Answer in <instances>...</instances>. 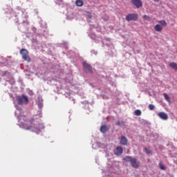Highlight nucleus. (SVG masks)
Masks as SVG:
<instances>
[{
	"instance_id": "obj_7",
	"label": "nucleus",
	"mask_w": 177,
	"mask_h": 177,
	"mask_svg": "<svg viewBox=\"0 0 177 177\" xmlns=\"http://www.w3.org/2000/svg\"><path fill=\"white\" fill-rule=\"evenodd\" d=\"M120 143L122 145V146H127V145H128V138L124 136H122L120 139Z\"/></svg>"
},
{
	"instance_id": "obj_20",
	"label": "nucleus",
	"mask_w": 177,
	"mask_h": 177,
	"mask_svg": "<svg viewBox=\"0 0 177 177\" xmlns=\"http://www.w3.org/2000/svg\"><path fill=\"white\" fill-rule=\"evenodd\" d=\"M149 110H154L155 106L153 104H149Z\"/></svg>"
},
{
	"instance_id": "obj_18",
	"label": "nucleus",
	"mask_w": 177,
	"mask_h": 177,
	"mask_svg": "<svg viewBox=\"0 0 177 177\" xmlns=\"http://www.w3.org/2000/svg\"><path fill=\"white\" fill-rule=\"evenodd\" d=\"M142 19H144V20H147L148 21H150L151 20V17H150V16L149 15H144L142 17Z\"/></svg>"
},
{
	"instance_id": "obj_19",
	"label": "nucleus",
	"mask_w": 177,
	"mask_h": 177,
	"mask_svg": "<svg viewBox=\"0 0 177 177\" xmlns=\"http://www.w3.org/2000/svg\"><path fill=\"white\" fill-rule=\"evenodd\" d=\"M144 151L147 153V154H150L151 153V151H150L149 148H144Z\"/></svg>"
},
{
	"instance_id": "obj_15",
	"label": "nucleus",
	"mask_w": 177,
	"mask_h": 177,
	"mask_svg": "<svg viewBox=\"0 0 177 177\" xmlns=\"http://www.w3.org/2000/svg\"><path fill=\"white\" fill-rule=\"evenodd\" d=\"M158 23H160V26L162 27H167V21H165V20H160L158 21Z\"/></svg>"
},
{
	"instance_id": "obj_13",
	"label": "nucleus",
	"mask_w": 177,
	"mask_h": 177,
	"mask_svg": "<svg viewBox=\"0 0 177 177\" xmlns=\"http://www.w3.org/2000/svg\"><path fill=\"white\" fill-rule=\"evenodd\" d=\"M75 5H76V6H79V7L83 6H84V1H82V0H76Z\"/></svg>"
},
{
	"instance_id": "obj_10",
	"label": "nucleus",
	"mask_w": 177,
	"mask_h": 177,
	"mask_svg": "<svg viewBox=\"0 0 177 177\" xmlns=\"http://www.w3.org/2000/svg\"><path fill=\"white\" fill-rule=\"evenodd\" d=\"M158 115L161 118V120H168V115L165 112H160L158 113Z\"/></svg>"
},
{
	"instance_id": "obj_8",
	"label": "nucleus",
	"mask_w": 177,
	"mask_h": 177,
	"mask_svg": "<svg viewBox=\"0 0 177 177\" xmlns=\"http://www.w3.org/2000/svg\"><path fill=\"white\" fill-rule=\"evenodd\" d=\"M83 68L85 70V71H88V73H91L92 71V67L91 66V64L86 63V62H83Z\"/></svg>"
},
{
	"instance_id": "obj_21",
	"label": "nucleus",
	"mask_w": 177,
	"mask_h": 177,
	"mask_svg": "<svg viewBox=\"0 0 177 177\" xmlns=\"http://www.w3.org/2000/svg\"><path fill=\"white\" fill-rule=\"evenodd\" d=\"M115 124L117 126H120L121 125V122H120V121H117Z\"/></svg>"
},
{
	"instance_id": "obj_12",
	"label": "nucleus",
	"mask_w": 177,
	"mask_h": 177,
	"mask_svg": "<svg viewBox=\"0 0 177 177\" xmlns=\"http://www.w3.org/2000/svg\"><path fill=\"white\" fill-rule=\"evenodd\" d=\"M155 31H157L158 32H161L162 31V26L160 24H156L154 26Z\"/></svg>"
},
{
	"instance_id": "obj_3",
	"label": "nucleus",
	"mask_w": 177,
	"mask_h": 177,
	"mask_svg": "<svg viewBox=\"0 0 177 177\" xmlns=\"http://www.w3.org/2000/svg\"><path fill=\"white\" fill-rule=\"evenodd\" d=\"M17 102L18 104L21 106V104H28V97L27 96L22 95L21 96L18 95L17 97Z\"/></svg>"
},
{
	"instance_id": "obj_17",
	"label": "nucleus",
	"mask_w": 177,
	"mask_h": 177,
	"mask_svg": "<svg viewBox=\"0 0 177 177\" xmlns=\"http://www.w3.org/2000/svg\"><path fill=\"white\" fill-rule=\"evenodd\" d=\"M134 115L139 116V115H142V111L137 109L134 111Z\"/></svg>"
},
{
	"instance_id": "obj_14",
	"label": "nucleus",
	"mask_w": 177,
	"mask_h": 177,
	"mask_svg": "<svg viewBox=\"0 0 177 177\" xmlns=\"http://www.w3.org/2000/svg\"><path fill=\"white\" fill-rule=\"evenodd\" d=\"M163 96H164L165 100H167V102H168V103H171V98L169 97V95H168V94H167V93H164Z\"/></svg>"
},
{
	"instance_id": "obj_16",
	"label": "nucleus",
	"mask_w": 177,
	"mask_h": 177,
	"mask_svg": "<svg viewBox=\"0 0 177 177\" xmlns=\"http://www.w3.org/2000/svg\"><path fill=\"white\" fill-rule=\"evenodd\" d=\"M159 168L162 169V171H165L167 169V167L162 164V162H159Z\"/></svg>"
},
{
	"instance_id": "obj_4",
	"label": "nucleus",
	"mask_w": 177,
	"mask_h": 177,
	"mask_svg": "<svg viewBox=\"0 0 177 177\" xmlns=\"http://www.w3.org/2000/svg\"><path fill=\"white\" fill-rule=\"evenodd\" d=\"M20 54L21 55L24 60H26L28 63H30V62H31V59L30 58V56H28V50H27V49L22 48L20 50Z\"/></svg>"
},
{
	"instance_id": "obj_1",
	"label": "nucleus",
	"mask_w": 177,
	"mask_h": 177,
	"mask_svg": "<svg viewBox=\"0 0 177 177\" xmlns=\"http://www.w3.org/2000/svg\"><path fill=\"white\" fill-rule=\"evenodd\" d=\"M32 122H34V119H31L25 122L24 129H26V131H31V132H35L38 135L45 127L42 124L35 125L32 124Z\"/></svg>"
},
{
	"instance_id": "obj_9",
	"label": "nucleus",
	"mask_w": 177,
	"mask_h": 177,
	"mask_svg": "<svg viewBox=\"0 0 177 177\" xmlns=\"http://www.w3.org/2000/svg\"><path fill=\"white\" fill-rule=\"evenodd\" d=\"M124 152V149L122 148V147H116V151H115V156H121L122 153Z\"/></svg>"
},
{
	"instance_id": "obj_2",
	"label": "nucleus",
	"mask_w": 177,
	"mask_h": 177,
	"mask_svg": "<svg viewBox=\"0 0 177 177\" xmlns=\"http://www.w3.org/2000/svg\"><path fill=\"white\" fill-rule=\"evenodd\" d=\"M126 162H130L131 167L138 169L140 167V163L138 161L137 158H132V156H127L123 158Z\"/></svg>"
},
{
	"instance_id": "obj_6",
	"label": "nucleus",
	"mask_w": 177,
	"mask_h": 177,
	"mask_svg": "<svg viewBox=\"0 0 177 177\" xmlns=\"http://www.w3.org/2000/svg\"><path fill=\"white\" fill-rule=\"evenodd\" d=\"M131 3L134 5L137 8H142L143 4L142 3V0H131Z\"/></svg>"
},
{
	"instance_id": "obj_5",
	"label": "nucleus",
	"mask_w": 177,
	"mask_h": 177,
	"mask_svg": "<svg viewBox=\"0 0 177 177\" xmlns=\"http://www.w3.org/2000/svg\"><path fill=\"white\" fill-rule=\"evenodd\" d=\"M138 17H139V15H138V14L136 13L128 14L126 16V20L127 21H136Z\"/></svg>"
},
{
	"instance_id": "obj_11",
	"label": "nucleus",
	"mask_w": 177,
	"mask_h": 177,
	"mask_svg": "<svg viewBox=\"0 0 177 177\" xmlns=\"http://www.w3.org/2000/svg\"><path fill=\"white\" fill-rule=\"evenodd\" d=\"M108 131L109 127L106 124L101 126L100 132H102V133H106V132H107Z\"/></svg>"
},
{
	"instance_id": "obj_22",
	"label": "nucleus",
	"mask_w": 177,
	"mask_h": 177,
	"mask_svg": "<svg viewBox=\"0 0 177 177\" xmlns=\"http://www.w3.org/2000/svg\"><path fill=\"white\" fill-rule=\"evenodd\" d=\"M88 17H90V19H91L92 17V15L88 16Z\"/></svg>"
}]
</instances>
